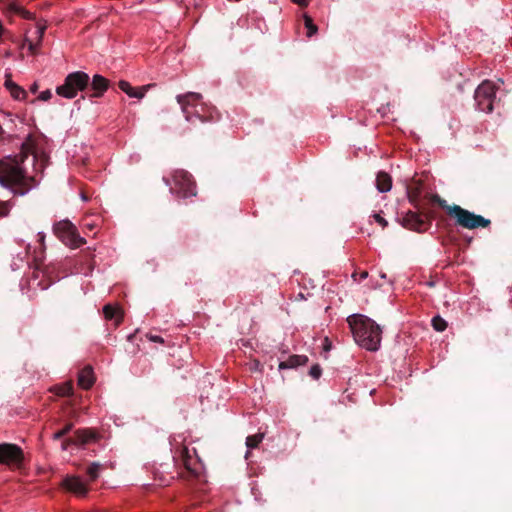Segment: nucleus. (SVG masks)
<instances>
[{
    "instance_id": "obj_1",
    "label": "nucleus",
    "mask_w": 512,
    "mask_h": 512,
    "mask_svg": "<svg viewBox=\"0 0 512 512\" xmlns=\"http://www.w3.org/2000/svg\"><path fill=\"white\" fill-rule=\"evenodd\" d=\"M42 133H31L21 145L18 155L8 156L0 160V184L9 188L15 195L23 196L37 185L34 176L27 174L24 161L29 155L33 161L40 160L35 164V170L43 171L48 156L42 151L40 141H44Z\"/></svg>"
},
{
    "instance_id": "obj_2",
    "label": "nucleus",
    "mask_w": 512,
    "mask_h": 512,
    "mask_svg": "<svg viewBox=\"0 0 512 512\" xmlns=\"http://www.w3.org/2000/svg\"><path fill=\"white\" fill-rule=\"evenodd\" d=\"M355 342L369 350L377 351L381 343V328L367 316L355 314L347 318Z\"/></svg>"
},
{
    "instance_id": "obj_3",
    "label": "nucleus",
    "mask_w": 512,
    "mask_h": 512,
    "mask_svg": "<svg viewBox=\"0 0 512 512\" xmlns=\"http://www.w3.org/2000/svg\"><path fill=\"white\" fill-rule=\"evenodd\" d=\"M430 201L445 209L447 214L455 219L456 224L465 229H477L489 227L491 221L481 215L470 212L457 204L449 205L447 201L438 194L430 197Z\"/></svg>"
},
{
    "instance_id": "obj_4",
    "label": "nucleus",
    "mask_w": 512,
    "mask_h": 512,
    "mask_svg": "<svg viewBox=\"0 0 512 512\" xmlns=\"http://www.w3.org/2000/svg\"><path fill=\"white\" fill-rule=\"evenodd\" d=\"M89 79V75L85 72H72L66 76L64 83L56 88V93L61 97L72 99L88 86Z\"/></svg>"
},
{
    "instance_id": "obj_5",
    "label": "nucleus",
    "mask_w": 512,
    "mask_h": 512,
    "mask_svg": "<svg viewBox=\"0 0 512 512\" xmlns=\"http://www.w3.org/2000/svg\"><path fill=\"white\" fill-rule=\"evenodd\" d=\"M173 186L170 192L181 198H189L197 195L196 183L193 176L186 170L177 169L172 174Z\"/></svg>"
},
{
    "instance_id": "obj_6",
    "label": "nucleus",
    "mask_w": 512,
    "mask_h": 512,
    "mask_svg": "<svg viewBox=\"0 0 512 512\" xmlns=\"http://www.w3.org/2000/svg\"><path fill=\"white\" fill-rule=\"evenodd\" d=\"M176 465L180 469L179 476L183 479L190 480L196 478L201 473V465L198 460L194 459L186 447L181 448L177 455L174 456Z\"/></svg>"
},
{
    "instance_id": "obj_7",
    "label": "nucleus",
    "mask_w": 512,
    "mask_h": 512,
    "mask_svg": "<svg viewBox=\"0 0 512 512\" xmlns=\"http://www.w3.org/2000/svg\"><path fill=\"white\" fill-rule=\"evenodd\" d=\"M497 87L490 80H484L475 90L476 108L481 112H491L496 97Z\"/></svg>"
},
{
    "instance_id": "obj_8",
    "label": "nucleus",
    "mask_w": 512,
    "mask_h": 512,
    "mask_svg": "<svg viewBox=\"0 0 512 512\" xmlns=\"http://www.w3.org/2000/svg\"><path fill=\"white\" fill-rule=\"evenodd\" d=\"M54 234L67 246L78 248L86 243L77 228L68 220L60 221L53 226Z\"/></svg>"
},
{
    "instance_id": "obj_9",
    "label": "nucleus",
    "mask_w": 512,
    "mask_h": 512,
    "mask_svg": "<svg viewBox=\"0 0 512 512\" xmlns=\"http://www.w3.org/2000/svg\"><path fill=\"white\" fill-rule=\"evenodd\" d=\"M24 452L16 444H0V464L9 466L13 469H19L23 466Z\"/></svg>"
},
{
    "instance_id": "obj_10",
    "label": "nucleus",
    "mask_w": 512,
    "mask_h": 512,
    "mask_svg": "<svg viewBox=\"0 0 512 512\" xmlns=\"http://www.w3.org/2000/svg\"><path fill=\"white\" fill-rule=\"evenodd\" d=\"M203 96L197 92H187L176 96L177 103L180 105L181 111L189 122H193L194 118L204 122V119L199 115V112H192L191 109L202 100Z\"/></svg>"
},
{
    "instance_id": "obj_11",
    "label": "nucleus",
    "mask_w": 512,
    "mask_h": 512,
    "mask_svg": "<svg viewBox=\"0 0 512 512\" xmlns=\"http://www.w3.org/2000/svg\"><path fill=\"white\" fill-rule=\"evenodd\" d=\"M403 226L410 230H414L417 232H423L428 229L429 222L422 218V216L413 211H409L403 217Z\"/></svg>"
},
{
    "instance_id": "obj_12",
    "label": "nucleus",
    "mask_w": 512,
    "mask_h": 512,
    "mask_svg": "<svg viewBox=\"0 0 512 512\" xmlns=\"http://www.w3.org/2000/svg\"><path fill=\"white\" fill-rule=\"evenodd\" d=\"M62 487L78 497H85L88 493L87 485L77 476H66L62 480Z\"/></svg>"
},
{
    "instance_id": "obj_13",
    "label": "nucleus",
    "mask_w": 512,
    "mask_h": 512,
    "mask_svg": "<svg viewBox=\"0 0 512 512\" xmlns=\"http://www.w3.org/2000/svg\"><path fill=\"white\" fill-rule=\"evenodd\" d=\"M35 123H32V118L29 117H20L18 115H13L11 113L0 111V128L4 127H17V126H32Z\"/></svg>"
},
{
    "instance_id": "obj_14",
    "label": "nucleus",
    "mask_w": 512,
    "mask_h": 512,
    "mask_svg": "<svg viewBox=\"0 0 512 512\" xmlns=\"http://www.w3.org/2000/svg\"><path fill=\"white\" fill-rule=\"evenodd\" d=\"M118 86L129 97L137 98V99L141 100L145 96V94L152 87L155 86V84L152 83V84L143 85L139 88H134L130 85V83L128 81L121 80V81H119Z\"/></svg>"
},
{
    "instance_id": "obj_15",
    "label": "nucleus",
    "mask_w": 512,
    "mask_h": 512,
    "mask_svg": "<svg viewBox=\"0 0 512 512\" xmlns=\"http://www.w3.org/2000/svg\"><path fill=\"white\" fill-rule=\"evenodd\" d=\"M77 445H84L96 442L99 439L98 433L90 428L78 429L74 433Z\"/></svg>"
},
{
    "instance_id": "obj_16",
    "label": "nucleus",
    "mask_w": 512,
    "mask_h": 512,
    "mask_svg": "<svg viewBox=\"0 0 512 512\" xmlns=\"http://www.w3.org/2000/svg\"><path fill=\"white\" fill-rule=\"evenodd\" d=\"M91 87L94 91L92 97H101L109 88V80L102 75L95 74L92 78Z\"/></svg>"
},
{
    "instance_id": "obj_17",
    "label": "nucleus",
    "mask_w": 512,
    "mask_h": 512,
    "mask_svg": "<svg viewBox=\"0 0 512 512\" xmlns=\"http://www.w3.org/2000/svg\"><path fill=\"white\" fill-rule=\"evenodd\" d=\"M95 382V377L93 373V369L91 366L84 367L78 375V384L83 389L88 390L90 389Z\"/></svg>"
},
{
    "instance_id": "obj_18",
    "label": "nucleus",
    "mask_w": 512,
    "mask_h": 512,
    "mask_svg": "<svg viewBox=\"0 0 512 512\" xmlns=\"http://www.w3.org/2000/svg\"><path fill=\"white\" fill-rule=\"evenodd\" d=\"M4 86L10 92L11 97L15 100H24L27 96L26 91L13 82L10 75H6Z\"/></svg>"
},
{
    "instance_id": "obj_19",
    "label": "nucleus",
    "mask_w": 512,
    "mask_h": 512,
    "mask_svg": "<svg viewBox=\"0 0 512 512\" xmlns=\"http://www.w3.org/2000/svg\"><path fill=\"white\" fill-rule=\"evenodd\" d=\"M376 187L381 193L390 191L392 187L391 176L384 171L378 172L376 176Z\"/></svg>"
},
{
    "instance_id": "obj_20",
    "label": "nucleus",
    "mask_w": 512,
    "mask_h": 512,
    "mask_svg": "<svg viewBox=\"0 0 512 512\" xmlns=\"http://www.w3.org/2000/svg\"><path fill=\"white\" fill-rule=\"evenodd\" d=\"M308 361V357L304 355H292L286 361H282L279 364V369L296 368L301 365H305Z\"/></svg>"
},
{
    "instance_id": "obj_21",
    "label": "nucleus",
    "mask_w": 512,
    "mask_h": 512,
    "mask_svg": "<svg viewBox=\"0 0 512 512\" xmlns=\"http://www.w3.org/2000/svg\"><path fill=\"white\" fill-rule=\"evenodd\" d=\"M103 314L105 319L107 320H115L118 325L122 321V312L119 306H114L112 304H106L103 307Z\"/></svg>"
},
{
    "instance_id": "obj_22",
    "label": "nucleus",
    "mask_w": 512,
    "mask_h": 512,
    "mask_svg": "<svg viewBox=\"0 0 512 512\" xmlns=\"http://www.w3.org/2000/svg\"><path fill=\"white\" fill-rule=\"evenodd\" d=\"M101 469H102V466L99 463H97V462L91 463L86 469V474H87L89 480L95 481L99 477Z\"/></svg>"
},
{
    "instance_id": "obj_23",
    "label": "nucleus",
    "mask_w": 512,
    "mask_h": 512,
    "mask_svg": "<svg viewBox=\"0 0 512 512\" xmlns=\"http://www.w3.org/2000/svg\"><path fill=\"white\" fill-rule=\"evenodd\" d=\"M55 393L58 396L65 397L73 394V385L70 382L55 387Z\"/></svg>"
},
{
    "instance_id": "obj_24",
    "label": "nucleus",
    "mask_w": 512,
    "mask_h": 512,
    "mask_svg": "<svg viewBox=\"0 0 512 512\" xmlns=\"http://www.w3.org/2000/svg\"><path fill=\"white\" fill-rule=\"evenodd\" d=\"M303 18H304V25H305V27L307 29L306 35H307L308 38H311L312 36H314L317 33L318 28L313 23V20H312V18L309 15L305 14L303 16Z\"/></svg>"
},
{
    "instance_id": "obj_25",
    "label": "nucleus",
    "mask_w": 512,
    "mask_h": 512,
    "mask_svg": "<svg viewBox=\"0 0 512 512\" xmlns=\"http://www.w3.org/2000/svg\"><path fill=\"white\" fill-rule=\"evenodd\" d=\"M263 438H264L263 433H257L254 435H250L246 438V446L250 449L256 448L262 442Z\"/></svg>"
},
{
    "instance_id": "obj_26",
    "label": "nucleus",
    "mask_w": 512,
    "mask_h": 512,
    "mask_svg": "<svg viewBox=\"0 0 512 512\" xmlns=\"http://www.w3.org/2000/svg\"><path fill=\"white\" fill-rule=\"evenodd\" d=\"M420 196V189L418 187L416 188H409L408 189V198L410 203L414 205L415 208L420 209V206L418 204V198Z\"/></svg>"
},
{
    "instance_id": "obj_27",
    "label": "nucleus",
    "mask_w": 512,
    "mask_h": 512,
    "mask_svg": "<svg viewBox=\"0 0 512 512\" xmlns=\"http://www.w3.org/2000/svg\"><path fill=\"white\" fill-rule=\"evenodd\" d=\"M431 322L433 328L438 332H442L447 328V322L440 316L433 317Z\"/></svg>"
},
{
    "instance_id": "obj_28",
    "label": "nucleus",
    "mask_w": 512,
    "mask_h": 512,
    "mask_svg": "<svg viewBox=\"0 0 512 512\" xmlns=\"http://www.w3.org/2000/svg\"><path fill=\"white\" fill-rule=\"evenodd\" d=\"M36 27H37V32H36L37 40H38V43H41L44 33H45V30L47 29V23L45 20H40L36 23Z\"/></svg>"
},
{
    "instance_id": "obj_29",
    "label": "nucleus",
    "mask_w": 512,
    "mask_h": 512,
    "mask_svg": "<svg viewBox=\"0 0 512 512\" xmlns=\"http://www.w3.org/2000/svg\"><path fill=\"white\" fill-rule=\"evenodd\" d=\"M73 426H74L73 423H67L61 430H59L53 434V439L54 440L61 439L62 437L67 435L73 429Z\"/></svg>"
},
{
    "instance_id": "obj_30",
    "label": "nucleus",
    "mask_w": 512,
    "mask_h": 512,
    "mask_svg": "<svg viewBox=\"0 0 512 512\" xmlns=\"http://www.w3.org/2000/svg\"><path fill=\"white\" fill-rule=\"evenodd\" d=\"M11 203L9 201H0V218L6 217L11 210Z\"/></svg>"
},
{
    "instance_id": "obj_31",
    "label": "nucleus",
    "mask_w": 512,
    "mask_h": 512,
    "mask_svg": "<svg viewBox=\"0 0 512 512\" xmlns=\"http://www.w3.org/2000/svg\"><path fill=\"white\" fill-rule=\"evenodd\" d=\"M321 373H322V369H321L320 365H318V364L313 365L309 371V375L313 379H318L321 376Z\"/></svg>"
},
{
    "instance_id": "obj_32",
    "label": "nucleus",
    "mask_w": 512,
    "mask_h": 512,
    "mask_svg": "<svg viewBox=\"0 0 512 512\" xmlns=\"http://www.w3.org/2000/svg\"><path fill=\"white\" fill-rule=\"evenodd\" d=\"M71 445H77L75 436L71 438H67L62 442V449L67 450L69 446Z\"/></svg>"
},
{
    "instance_id": "obj_33",
    "label": "nucleus",
    "mask_w": 512,
    "mask_h": 512,
    "mask_svg": "<svg viewBox=\"0 0 512 512\" xmlns=\"http://www.w3.org/2000/svg\"><path fill=\"white\" fill-rule=\"evenodd\" d=\"M19 15L22 16L24 19H28V20H34L35 19L34 13L26 10L25 8L21 9Z\"/></svg>"
},
{
    "instance_id": "obj_34",
    "label": "nucleus",
    "mask_w": 512,
    "mask_h": 512,
    "mask_svg": "<svg viewBox=\"0 0 512 512\" xmlns=\"http://www.w3.org/2000/svg\"><path fill=\"white\" fill-rule=\"evenodd\" d=\"M51 97H52V92L49 89H47V90L42 91L38 98L41 101H47V100L51 99Z\"/></svg>"
},
{
    "instance_id": "obj_35",
    "label": "nucleus",
    "mask_w": 512,
    "mask_h": 512,
    "mask_svg": "<svg viewBox=\"0 0 512 512\" xmlns=\"http://www.w3.org/2000/svg\"><path fill=\"white\" fill-rule=\"evenodd\" d=\"M25 42L28 43V49L33 53L36 51L37 47L41 44V43H38V40L34 43V42L30 41L28 38H25Z\"/></svg>"
},
{
    "instance_id": "obj_36",
    "label": "nucleus",
    "mask_w": 512,
    "mask_h": 512,
    "mask_svg": "<svg viewBox=\"0 0 512 512\" xmlns=\"http://www.w3.org/2000/svg\"><path fill=\"white\" fill-rule=\"evenodd\" d=\"M373 217L375 221L379 223L383 228H385L388 225V222L379 214H374Z\"/></svg>"
},
{
    "instance_id": "obj_37",
    "label": "nucleus",
    "mask_w": 512,
    "mask_h": 512,
    "mask_svg": "<svg viewBox=\"0 0 512 512\" xmlns=\"http://www.w3.org/2000/svg\"><path fill=\"white\" fill-rule=\"evenodd\" d=\"M22 8H23V7H22L21 5H19L18 3H16V2H12V3H10V5H9V10H10V11H13V12H15V13H17V14H19V13H20V11H21V9H22Z\"/></svg>"
},
{
    "instance_id": "obj_38",
    "label": "nucleus",
    "mask_w": 512,
    "mask_h": 512,
    "mask_svg": "<svg viewBox=\"0 0 512 512\" xmlns=\"http://www.w3.org/2000/svg\"><path fill=\"white\" fill-rule=\"evenodd\" d=\"M148 338H149L152 342H156V343H164V339H163L161 336H158V335H148Z\"/></svg>"
},
{
    "instance_id": "obj_39",
    "label": "nucleus",
    "mask_w": 512,
    "mask_h": 512,
    "mask_svg": "<svg viewBox=\"0 0 512 512\" xmlns=\"http://www.w3.org/2000/svg\"><path fill=\"white\" fill-rule=\"evenodd\" d=\"M292 1L302 7H306L309 4V0H292Z\"/></svg>"
},
{
    "instance_id": "obj_40",
    "label": "nucleus",
    "mask_w": 512,
    "mask_h": 512,
    "mask_svg": "<svg viewBox=\"0 0 512 512\" xmlns=\"http://www.w3.org/2000/svg\"><path fill=\"white\" fill-rule=\"evenodd\" d=\"M38 240L41 243L42 246H44V240H45V234L44 233H38Z\"/></svg>"
},
{
    "instance_id": "obj_41",
    "label": "nucleus",
    "mask_w": 512,
    "mask_h": 512,
    "mask_svg": "<svg viewBox=\"0 0 512 512\" xmlns=\"http://www.w3.org/2000/svg\"><path fill=\"white\" fill-rule=\"evenodd\" d=\"M359 277L360 279L359 280H363V279H366L368 277V272L367 271H362L359 273Z\"/></svg>"
},
{
    "instance_id": "obj_42",
    "label": "nucleus",
    "mask_w": 512,
    "mask_h": 512,
    "mask_svg": "<svg viewBox=\"0 0 512 512\" xmlns=\"http://www.w3.org/2000/svg\"><path fill=\"white\" fill-rule=\"evenodd\" d=\"M31 90H32V92H36V90H37V84L36 83H34L32 85Z\"/></svg>"
},
{
    "instance_id": "obj_43",
    "label": "nucleus",
    "mask_w": 512,
    "mask_h": 512,
    "mask_svg": "<svg viewBox=\"0 0 512 512\" xmlns=\"http://www.w3.org/2000/svg\"><path fill=\"white\" fill-rule=\"evenodd\" d=\"M357 275H358V273H357V272H354V273L352 274V278H353L355 281H357V278H356V277H357Z\"/></svg>"
},
{
    "instance_id": "obj_44",
    "label": "nucleus",
    "mask_w": 512,
    "mask_h": 512,
    "mask_svg": "<svg viewBox=\"0 0 512 512\" xmlns=\"http://www.w3.org/2000/svg\"><path fill=\"white\" fill-rule=\"evenodd\" d=\"M410 136L416 138V134L413 131L410 132Z\"/></svg>"
},
{
    "instance_id": "obj_45",
    "label": "nucleus",
    "mask_w": 512,
    "mask_h": 512,
    "mask_svg": "<svg viewBox=\"0 0 512 512\" xmlns=\"http://www.w3.org/2000/svg\"><path fill=\"white\" fill-rule=\"evenodd\" d=\"M163 180H164V182H165L167 185H170V182H169V180H168L167 178H164Z\"/></svg>"
},
{
    "instance_id": "obj_46",
    "label": "nucleus",
    "mask_w": 512,
    "mask_h": 512,
    "mask_svg": "<svg viewBox=\"0 0 512 512\" xmlns=\"http://www.w3.org/2000/svg\"><path fill=\"white\" fill-rule=\"evenodd\" d=\"M258 365H259V362H256L254 365V368H257Z\"/></svg>"
},
{
    "instance_id": "obj_47",
    "label": "nucleus",
    "mask_w": 512,
    "mask_h": 512,
    "mask_svg": "<svg viewBox=\"0 0 512 512\" xmlns=\"http://www.w3.org/2000/svg\"><path fill=\"white\" fill-rule=\"evenodd\" d=\"M258 365H259V362H256L254 365V368H257Z\"/></svg>"
},
{
    "instance_id": "obj_48",
    "label": "nucleus",
    "mask_w": 512,
    "mask_h": 512,
    "mask_svg": "<svg viewBox=\"0 0 512 512\" xmlns=\"http://www.w3.org/2000/svg\"><path fill=\"white\" fill-rule=\"evenodd\" d=\"M3 130H0V135L2 134Z\"/></svg>"
}]
</instances>
